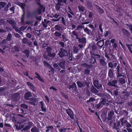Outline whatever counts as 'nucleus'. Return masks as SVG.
Returning a JSON list of instances; mask_svg holds the SVG:
<instances>
[{
	"instance_id": "79ce46f5",
	"label": "nucleus",
	"mask_w": 132,
	"mask_h": 132,
	"mask_svg": "<svg viewBox=\"0 0 132 132\" xmlns=\"http://www.w3.org/2000/svg\"><path fill=\"white\" fill-rule=\"evenodd\" d=\"M102 87V85L101 84H99L98 83L97 85V86L95 87L98 89L99 88Z\"/></svg>"
},
{
	"instance_id": "4d7b16f0",
	"label": "nucleus",
	"mask_w": 132,
	"mask_h": 132,
	"mask_svg": "<svg viewBox=\"0 0 132 132\" xmlns=\"http://www.w3.org/2000/svg\"><path fill=\"white\" fill-rule=\"evenodd\" d=\"M6 31H5L3 29H0V32H6Z\"/></svg>"
},
{
	"instance_id": "6ab92c4d",
	"label": "nucleus",
	"mask_w": 132,
	"mask_h": 132,
	"mask_svg": "<svg viewBox=\"0 0 132 132\" xmlns=\"http://www.w3.org/2000/svg\"><path fill=\"white\" fill-rule=\"evenodd\" d=\"M119 81L122 84L125 83V80L122 78H120Z\"/></svg>"
},
{
	"instance_id": "20e7f679",
	"label": "nucleus",
	"mask_w": 132,
	"mask_h": 132,
	"mask_svg": "<svg viewBox=\"0 0 132 132\" xmlns=\"http://www.w3.org/2000/svg\"><path fill=\"white\" fill-rule=\"evenodd\" d=\"M31 96V94L30 92H28L26 93L25 94L24 97L27 100L29 99L28 97H30Z\"/></svg>"
},
{
	"instance_id": "473e14b6",
	"label": "nucleus",
	"mask_w": 132,
	"mask_h": 132,
	"mask_svg": "<svg viewBox=\"0 0 132 132\" xmlns=\"http://www.w3.org/2000/svg\"><path fill=\"white\" fill-rule=\"evenodd\" d=\"M5 5V4L4 2H2L0 4V7H3Z\"/></svg>"
},
{
	"instance_id": "49530a36",
	"label": "nucleus",
	"mask_w": 132,
	"mask_h": 132,
	"mask_svg": "<svg viewBox=\"0 0 132 132\" xmlns=\"http://www.w3.org/2000/svg\"><path fill=\"white\" fill-rule=\"evenodd\" d=\"M113 93L116 95H117L118 94V91L117 90H115L113 92Z\"/></svg>"
},
{
	"instance_id": "3c124183",
	"label": "nucleus",
	"mask_w": 132,
	"mask_h": 132,
	"mask_svg": "<svg viewBox=\"0 0 132 132\" xmlns=\"http://www.w3.org/2000/svg\"><path fill=\"white\" fill-rule=\"evenodd\" d=\"M45 98L46 100L47 101V102H49V98H48V97L47 96H45Z\"/></svg>"
},
{
	"instance_id": "69168bd1",
	"label": "nucleus",
	"mask_w": 132,
	"mask_h": 132,
	"mask_svg": "<svg viewBox=\"0 0 132 132\" xmlns=\"http://www.w3.org/2000/svg\"><path fill=\"white\" fill-rule=\"evenodd\" d=\"M117 65V64L116 63H114L113 64V67H116Z\"/></svg>"
},
{
	"instance_id": "e433bc0d",
	"label": "nucleus",
	"mask_w": 132,
	"mask_h": 132,
	"mask_svg": "<svg viewBox=\"0 0 132 132\" xmlns=\"http://www.w3.org/2000/svg\"><path fill=\"white\" fill-rule=\"evenodd\" d=\"M60 16V15L59 14H54L53 15V17L55 18H57L58 17Z\"/></svg>"
},
{
	"instance_id": "864d4df0",
	"label": "nucleus",
	"mask_w": 132,
	"mask_h": 132,
	"mask_svg": "<svg viewBox=\"0 0 132 132\" xmlns=\"http://www.w3.org/2000/svg\"><path fill=\"white\" fill-rule=\"evenodd\" d=\"M93 15V13L92 12H90L89 14V17L91 18Z\"/></svg>"
},
{
	"instance_id": "a878e982",
	"label": "nucleus",
	"mask_w": 132,
	"mask_h": 132,
	"mask_svg": "<svg viewBox=\"0 0 132 132\" xmlns=\"http://www.w3.org/2000/svg\"><path fill=\"white\" fill-rule=\"evenodd\" d=\"M93 84L95 87L97 86V85L98 84V81L97 80H95L93 81Z\"/></svg>"
},
{
	"instance_id": "cd10ccee",
	"label": "nucleus",
	"mask_w": 132,
	"mask_h": 132,
	"mask_svg": "<svg viewBox=\"0 0 132 132\" xmlns=\"http://www.w3.org/2000/svg\"><path fill=\"white\" fill-rule=\"evenodd\" d=\"M22 42L23 43L26 44L27 43V40L26 38H24L22 39Z\"/></svg>"
},
{
	"instance_id": "7ed1b4c3",
	"label": "nucleus",
	"mask_w": 132,
	"mask_h": 132,
	"mask_svg": "<svg viewBox=\"0 0 132 132\" xmlns=\"http://www.w3.org/2000/svg\"><path fill=\"white\" fill-rule=\"evenodd\" d=\"M117 81L116 80L113 81L112 82H109L108 84L114 87L116 86V84L117 83Z\"/></svg>"
},
{
	"instance_id": "5fc2aeb1",
	"label": "nucleus",
	"mask_w": 132,
	"mask_h": 132,
	"mask_svg": "<svg viewBox=\"0 0 132 132\" xmlns=\"http://www.w3.org/2000/svg\"><path fill=\"white\" fill-rule=\"evenodd\" d=\"M62 0H58V4L57 5V6H58L59 5V3L61 2H62Z\"/></svg>"
},
{
	"instance_id": "c85d7f7f",
	"label": "nucleus",
	"mask_w": 132,
	"mask_h": 132,
	"mask_svg": "<svg viewBox=\"0 0 132 132\" xmlns=\"http://www.w3.org/2000/svg\"><path fill=\"white\" fill-rule=\"evenodd\" d=\"M44 64L45 65L47 66H49L51 68H52V67L50 66V64H48L45 61H44Z\"/></svg>"
},
{
	"instance_id": "ea45409f",
	"label": "nucleus",
	"mask_w": 132,
	"mask_h": 132,
	"mask_svg": "<svg viewBox=\"0 0 132 132\" xmlns=\"http://www.w3.org/2000/svg\"><path fill=\"white\" fill-rule=\"evenodd\" d=\"M14 49L15 50V51H18L19 50V48L16 46L14 47Z\"/></svg>"
},
{
	"instance_id": "f03ea898",
	"label": "nucleus",
	"mask_w": 132,
	"mask_h": 132,
	"mask_svg": "<svg viewBox=\"0 0 132 132\" xmlns=\"http://www.w3.org/2000/svg\"><path fill=\"white\" fill-rule=\"evenodd\" d=\"M67 52L65 51H63L62 52H60L59 53V54L60 57H61L64 55H66Z\"/></svg>"
},
{
	"instance_id": "603ef678",
	"label": "nucleus",
	"mask_w": 132,
	"mask_h": 132,
	"mask_svg": "<svg viewBox=\"0 0 132 132\" xmlns=\"http://www.w3.org/2000/svg\"><path fill=\"white\" fill-rule=\"evenodd\" d=\"M109 32L108 31H106V33L105 34V37H106L108 35H109Z\"/></svg>"
},
{
	"instance_id": "4c0bfd02",
	"label": "nucleus",
	"mask_w": 132,
	"mask_h": 132,
	"mask_svg": "<svg viewBox=\"0 0 132 132\" xmlns=\"http://www.w3.org/2000/svg\"><path fill=\"white\" fill-rule=\"evenodd\" d=\"M21 7L22 9L23 10L24 8V7L25 6V5L24 4H20Z\"/></svg>"
},
{
	"instance_id": "f3484780",
	"label": "nucleus",
	"mask_w": 132,
	"mask_h": 132,
	"mask_svg": "<svg viewBox=\"0 0 132 132\" xmlns=\"http://www.w3.org/2000/svg\"><path fill=\"white\" fill-rule=\"evenodd\" d=\"M100 63L103 65H105L106 64V63L105 62L103 59H100Z\"/></svg>"
},
{
	"instance_id": "2f4dec72",
	"label": "nucleus",
	"mask_w": 132,
	"mask_h": 132,
	"mask_svg": "<svg viewBox=\"0 0 132 132\" xmlns=\"http://www.w3.org/2000/svg\"><path fill=\"white\" fill-rule=\"evenodd\" d=\"M126 25L127 26H128V27L129 28L130 30L131 31V32L132 34V25H128L127 24H126Z\"/></svg>"
},
{
	"instance_id": "37998d69",
	"label": "nucleus",
	"mask_w": 132,
	"mask_h": 132,
	"mask_svg": "<svg viewBox=\"0 0 132 132\" xmlns=\"http://www.w3.org/2000/svg\"><path fill=\"white\" fill-rule=\"evenodd\" d=\"M72 86L73 88H74L75 89H76V84L75 83H73Z\"/></svg>"
},
{
	"instance_id": "a18cd8bd",
	"label": "nucleus",
	"mask_w": 132,
	"mask_h": 132,
	"mask_svg": "<svg viewBox=\"0 0 132 132\" xmlns=\"http://www.w3.org/2000/svg\"><path fill=\"white\" fill-rule=\"evenodd\" d=\"M117 46V45L116 43H114L113 45V47L114 48H116Z\"/></svg>"
},
{
	"instance_id": "f8f14e48",
	"label": "nucleus",
	"mask_w": 132,
	"mask_h": 132,
	"mask_svg": "<svg viewBox=\"0 0 132 132\" xmlns=\"http://www.w3.org/2000/svg\"><path fill=\"white\" fill-rule=\"evenodd\" d=\"M35 74L36 75V78H38L40 81L42 82H44L43 80L40 78V76H39L38 74L37 73H35Z\"/></svg>"
},
{
	"instance_id": "c756f323",
	"label": "nucleus",
	"mask_w": 132,
	"mask_h": 132,
	"mask_svg": "<svg viewBox=\"0 0 132 132\" xmlns=\"http://www.w3.org/2000/svg\"><path fill=\"white\" fill-rule=\"evenodd\" d=\"M73 51H74V52H75V53H77V51H78V48L77 47H75V46H74L73 47Z\"/></svg>"
},
{
	"instance_id": "5701e85b",
	"label": "nucleus",
	"mask_w": 132,
	"mask_h": 132,
	"mask_svg": "<svg viewBox=\"0 0 132 132\" xmlns=\"http://www.w3.org/2000/svg\"><path fill=\"white\" fill-rule=\"evenodd\" d=\"M54 34L57 37H60L61 35V34L60 33L58 32H55Z\"/></svg>"
},
{
	"instance_id": "9d476101",
	"label": "nucleus",
	"mask_w": 132,
	"mask_h": 132,
	"mask_svg": "<svg viewBox=\"0 0 132 132\" xmlns=\"http://www.w3.org/2000/svg\"><path fill=\"white\" fill-rule=\"evenodd\" d=\"M97 45L100 47H102L104 45V40H100L97 42Z\"/></svg>"
},
{
	"instance_id": "4be33fe9",
	"label": "nucleus",
	"mask_w": 132,
	"mask_h": 132,
	"mask_svg": "<svg viewBox=\"0 0 132 132\" xmlns=\"http://www.w3.org/2000/svg\"><path fill=\"white\" fill-rule=\"evenodd\" d=\"M109 75L110 77H111L113 75L112 70L111 69H110L109 72Z\"/></svg>"
},
{
	"instance_id": "39448f33",
	"label": "nucleus",
	"mask_w": 132,
	"mask_h": 132,
	"mask_svg": "<svg viewBox=\"0 0 132 132\" xmlns=\"http://www.w3.org/2000/svg\"><path fill=\"white\" fill-rule=\"evenodd\" d=\"M101 102H102V104L103 105H109V101L107 100H103Z\"/></svg>"
},
{
	"instance_id": "ddd939ff",
	"label": "nucleus",
	"mask_w": 132,
	"mask_h": 132,
	"mask_svg": "<svg viewBox=\"0 0 132 132\" xmlns=\"http://www.w3.org/2000/svg\"><path fill=\"white\" fill-rule=\"evenodd\" d=\"M23 53H24L25 54L27 57H28L29 55V52L28 50H25L23 51Z\"/></svg>"
},
{
	"instance_id": "680f3d73",
	"label": "nucleus",
	"mask_w": 132,
	"mask_h": 132,
	"mask_svg": "<svg viewBox=\"0 0 132 132\" xmlns=\"http://www.w3.org/2000/svg\"><path fill=\"white\" fill-rule=\"evenodd\" d=\"M92 49L93 50H94L96 49V47L95 46H92Z\"/></svg>"
},
{
	"instance_id": "2eb2a0df",
	"label": "nucleus",
	"mask_w": 132,
	"mask_h": 132,
	"mask_svg": "<svg viewBox=\"0 0 132 132\" xmlns=\"http://www.w3.org/2000/svg\"><path fill=\"white\" fill-rule=\"evenodd\" d=\"M79 42L83 43H85L86 42V39L85 38H82L81 39H79Z\"/></svg>"
},
{
	"instance_id": "09e8293b",
	"label": "nucleus",
	"mask_w": 132,
	"mask_h": 132,
	"mask_svg": "<svg viewBox=\"0 0 132 132\" xmlns=\"http://www.w3.org/2000/svg\"><path fill=\"white\" fill-rule=\"evenodd\" d=\"M89 73V71L88 70H86L85 71V73L86 74H88Z\"/></svg>"
},
{
	"instance_id": "0e129e2a",
	"label": "nucleus",
	"mask_w": 132,
	"mask_h": 132,
	"mask_svg": "<svg viewBox=\"0 0 132 132\" xmlns=\"http://www.w3.org/2000/svg\"><path fill=\"white\" fill-rule=\"evenodd\" d=\"M101 25H100L99 26V28L100 29V31L101 32H102V28H101Z\"/></svg>"
},
{
	"instance_id": "a211bd4d",
	"label": "nucleus",
	"mask_w": 132,
	"mask_h": 132,
	"mask_svg": "<svg viewBox=\"0 0 132 132\" xmlns=\"http://www.w3.org/2000/svg\"><path fill=\"white\" fill-rule=\"evenodd\" d=\"M102 102L101 101L99 103L97 106V108L99 109L101 108L103 106V105L102 103Z\"/></svg>"
},
{
	"instance_id": "f257e3e1",
	"label": "nucleus",
	"mask_w": 132,
	"mask_h": 132,
	"mask_svg": "<svg viewBox=\"0 0 132 132\" xmlns=\"http://www.w3.org/2000/svg\"><path fill=\"white\" fill-rule=\"evenodd\" d=\"M66 111L68 115L72 119H73V112L70 109H68Z\"/></svg>"
},
{
	"instance_id": "774afa93",
	"label": "nucleus",
	"mask_w": 132,
	"mask_h": 132,
	"mask_svg": "<svg viewBox=\"0 0 132 132\" xmlns=\"http://www.w3.org/2000/svg\"><path fill=\"white\" fill-rule=\"evenodd\" d=\"M128 132H132V130L130 128L128 129Z\"/></svg>"
},
{
	"instance_id": "bb28decb",
	"label": "nucleus",
	"mask_w": 132,
	"mask_h": 132,
	"mask_svg": "<svg viewBox=\"0 0 132 132\" xmlns=\"http://www.w3.org/2000/svg\"><path fill=\"white\" fill-rule=\"evenodd\" d=\"M53 66L56 69H59V66L57 64L55 63L54 64Z\"/></svg>"
},
{
	"instance_id": "6e6552de",
	"label": "nucleus",
	"mask_w": 132,
	"mask_h": 132,
	"mask_svg": "<svg viewBox=\"0 0 132 132\" xmlns=\"http://www.w3.org/2000/svg\"><path fill=\"white\" fill-rule=\"evenodd\" d=\"M52 50L51 48L50 47H48L47 49V51L48 53V55L49 56H52V55L51 54V51Z\"/></svg>"
},
{
	"instance_id": "f704fd0d",
	"label": "nucleus",
	"mask_w": 132,
	"mask_h": 132,
	"mask_svg": "<svg viewBox=\"0 0 132 132\" xmlns=\"http://www.w3.org/2000/svg\"><path fill=\"white\" fill-rule=\"evenodd\" d=\"M108 66L109 67L112 68L113 67V64L111 62H110L108 63Z\"/></svg>"
},
{
	"instance_id": "c03bdc74",
	"label": "nucleus",
	"mask_w": 132,
	"mask_h": 132,
	"mask_svg": "<svg viewBox=\"0 0 132 132\" xmlns=\"http://www.w3.org/2000/svg\"><path fill=\"white\" fill-rule=\"evenodd\" d=\"M110 41L109 40H106L105 42V44L107 46H108L109 44Z\"/></svg>"
},
{
	"instance_id": "6e6d98bb",
	"label": "nucleus",
	"mask_w": 132,
	"mask_h": 132,
	"mask_svg": "<svg viewBox=\"0 0 132 132\" xmlns=\"http://www.w3.org/2000/svg\"><path fill=\"white\" fill-rule=\"evenodd\" d=\"M26 36H27V37H28L29 38H30L31 37V35L29 34H27L26 35Z\"/></svg>"
},
{
	"instance_id": "dca6fc26",
	"label": "nucleus",
	"mask_w": 132,
	"mask_h": 132,
	"mask_svg": "<svg viewBox=\"0 0 132 132\" xmlns=\"http://www.w3.org/2000/svg\"><path fill=\"white\" fill-rule=\"evenodd\" d=\"M40 103L41 104V107L42 111H45L46 109L44 106L43 102H40Z\"/></svg>"
},
{
	"instance_id": "4468645a",
	"label": "nucleus",
	"mask_w": 132,
	"mask_h": 132,
	"mask_svg": "<svg viewBox=\"0 0 132 132\" xmlns=\"http://www.w3.org/2000/svg\"><path fill=\"white\" fill-rule=\"evenodd\" d=\"M32 132H39L38 129L36 127H34L31 129Z\"/></svg>"
},
{
	"instance_id": "aec40b11",
	"label": "nucleus",
	"mask_w": 132,
	"mask_h": 132,
	"mask_svg": "<svg viewBox=\"0 0 132 132\" xmlns=\"http://www.w3.org/2000/svg\"><path fill=\"white\" fill-rule=\"evenodd\" d=\"M126 45L127 47H128V49H129V51L131 53H132V50H131V47H130V46H132V45H129L126 44Z\"/></svg>"
},
{
	"instance_id": "de8ad7c7",
	"label": "nucleus",
	"mask_w": 132,
	"mask_h": 132,
	"mask_svg": "<svg viewBox=\"0 0 132 132\" xmlns=\"http://www.w3.org/2000/svg\"><path fill=\"white\" fill-rule=\"evenodd\" d=\"M50 89H53V90L56 91L57 90L53 86H52L50 87Z\"/></svg>"
},
{
	"instance_id": "b1692460",
	"label": "nucleus",
	"mask_w": 132,
	"mask_h": 132,
	"mask_svg": "<svg viewBox=\"0 0 132 132\" xmlns=\"http://www.w3.org/2000/svg\"><path fill=\"white\" fill-rule=\"evenodd\" d=\"M122 30L124 34H129V33L125 29H122Z\"/></svg>"
},
{
	"instance_id": "412c9836",
	"label": "nucleus",
	"mask_w": 132,
	"mask_h": 132,
	"mask_svg": "<svg viewBox=\"0 0 132 132\" xmlns=\"http://www.w3.org/2000/svg\"><path fill=\"white\" fill-rule=\"evenodd\" d=\"M79 10L80 11L83 12L84 11V8L82 6H79L78 7Z\"/></svg>"
},
{
	"instance_id": "8fccbe9b",
	"label": "nucleus",
	"mask_w": 132,
	"mask_h": 132,
	"mask_svg": "<svg viewBox=\"0 0 132 132\" xmlns=\"http://www.w3.org/2000/svg\"><path fill=\"white\" fill-rule=\"evenodd\" d=\"M93 61H90V62L92 63H94L95 62V60L94 58L92 59Z\"/></svg>"
},
{
	"instance_id": "052dcab7",
	"label": "nucleus",
	"mask_w": 132,
	"mask_h": 132,
	"mask_svg": "<svg viewBox=\"0 0 132 132\" xmlns=\"http://www.w3.org/2000/svg\"><path fill=\"white\" fill-rule=\"evenodd\" d=\"M111 42L112 43H114L115 42V39H113L111 40Z\"/></svg>"
},
{
	"instance_id": "c9c22d12",
	"label": "nucleus",
	"mask_w": 132,
	"mask_h": 132,
	"mask_svg": "<svg viewBox=\"0 0 132 132\" xmlns=\"http://www.w3.org/2000/svg\"><path fill=\"white\" fill-rule=\"evenodd\" d=\"M21 107L27 109L28 108L26 104H21Z\"/></svg>"
},
{
	"instance_id": "9b49d317",
	"label": "nucleus",
	"mask_w": 132,
	"mask_h": 132,
	"mask_svg": "<svg viewBox=\"0 0 132 132\" xmlns=\"http://www.w3.org/2000/svg\"><path fill=\"white\" fill-rule=\"evenodd\" d=\"M65 62H62L60 63L58 65L62 69H64V68Z\"/></svg>"
},
{
	"instance_id": "a19ab883",
	"label": "nucleus",
	"mask_w": 132,
	"mask_h": 132,
	"mask_svg": "<svg viewBox=\"0 0 132 132\" xmlns=\"http://www.w3.org/2000/svg\"><path fill=\"white\" fill-rule=\"evenodd\" d=\"M29 123L30 126H27L26 127V128H27V129L30 128V126L32 125V123L31 122H29Z\"/></svg>"
},
{
	"instance_id": "393cba45",
	"label": "nucleus",
	"mask_w": 132,
	"mask_h": 132,
	"mask_svg": "<svg viewBox=\"0 0 132 132\" xmlns=\"http://www.w3.org/2000/svg\"><path fill=\"white\" fill-rule=\"evenodd\" d=\"M12 37V35L11 34H8V35L7 37V40L9 41L10 39Z\"/></svg>"
},
{
	"instance_id": "0eeeda50",
	"label": "nucleus",
	"mask_w": 132,
	"mask_h": 132,
	"mask_svg": "<svg viewBox=\"0 0 132 132\" xmlns=\"http://www.w3.org/2000/svg\"><path fill=\"white\" fill-rule=\"evenodd\" d=\"M77 83L79 87H83L85 86V83L84 82L82 83L79 81H77Z\"/></svg>"
},
{
	"instance_id": "423d86ee",
	"label": "nucleus",
	"mask_w": 132,
	"mask_h": 132,
	"mask_svg": "<svg viewBox=\"0 0 132 132\" xmlns=\"http://www.w3.org/2000/svg\"><path fill=\"white\" fill-rule=\"evenodd\" d=\"M27 84L28 85V86H29V87L31 88L32 90L34 91V85H33V84L29 82H27Z\"/></svg>"
},
{
	"instance_id": "e2e57ef3",
	"label": "nucleus",
	"mask_w": 132,
	"mask_h": 132,
	"mask_svg": "<svg viewBox=\"0 0 132 132\" xmlns=\"http://www.w3.org/2000/svg\"><path fill=\"white\" fill-rule=\"evenodd\" d=\"M3 125L2 123H0V127L1 128H3Z\"/></svg>"
},
{
	"instance_id": "72a5a7b5",
	"label": "nucleus",
	"mask_w": 132,
	"mask_h": 132,
	"mask_svg": "<svg viewBox=\"0 0 132 132\" xmlns=\"http://www.w3.org/2000/svg\"><path fill=\"white\" fill-rule=\"evenodd\" d=\"M66 129L65 128H61L60 129L59 131L60 132H64L66 131Z\"/></svg>"
},
{
	"instance_id": "13d9d810",
	"label": "nucleus",
	"mask_w": 132,
	"mask_h": 132,
	"mask_svg": "<svg viewBox=\"0 0 132 132\" xmlns=\"http://www.w3.org/2000/svg\"><path fill=\"white\" fill-rule=\"evenodd\" d=\"M60 44L63 47L64 46V44L63 43L61 42L60 43Z\"/></svg>"
},
{
	"instance_id": "338daca9",
	"label": "nucleus",
	"mask_w": 132,
	"mask_h": 132,
	"mask_svg": "<svg viewBox=\"0 0 132 132\" xmlns=\"http://www.w3.org/2000/svg\"><path fill=\"white\" fill-rule=\"evenodd\" d=\"M94 100V99L93 98H90L89 99V101H93Z\"/></svg>"
},
{
	"instance_id": "1a4fd4ad",
	"label": "nucleus",
	"mask_w": 132,
	"mask_h": 132,
	"mask_svg": "<svg viewBox=\"0 0 132 132\" xmlns=\"http://www.w3.org/2000/svg\"><path fill=\"white\" fill-rule=\"evenodd\" d=\"M114 112L113 111H111L108 114V119L109 120H110L111 119L113 115Z\"/></svg>"
},
{
	"instance_id": "58836bf2",
	"label": "nucleus",
	"mask_w": 132,
	"mask_h": 132,
	"mask_svg": "<svg viewBox=\"0 0 132 132\" xmlns=\"http://www.w3.org/2000/svg\"><path fill=\"white\" fill-rule=\"evenodd\" d=\"M35 101V100L33 99H31L30 102L29 101V102H30L31 104H34V103Z\"/></svg>"
},
{
	"instance_id": "7c9ffc66",
	"label": "nucleus",
	"mask_w": 132,
	"mask_h": 132,
	"mask_svg": "<svg viewBox=\"0 0 132 132\" xmlns=\"http://www.w3.org/2000/svg\"><path fill=\"white\" fill-rule=\"evenodd\" d=\"M46 128L49 129L50 131H51L53 129V127L52 126H49L48 127H46Z\"/></svg>"
},
{
	"instance_id": "bf43d9fd",
	"label": "nucleus",
	"mask_w": 132,
	"mask_h": 132,
	"mask_svg": "<svg viewBox=\"0 0 132 132\" xmlns=\"http://www.w3.org/2000/svg\"><path fill=\"white\" fill-rule=\"evenodd\" d=\"M99 12L101 13H102L103 12V10L100 8H99Z\"/></svg>"
}]
</instances>
